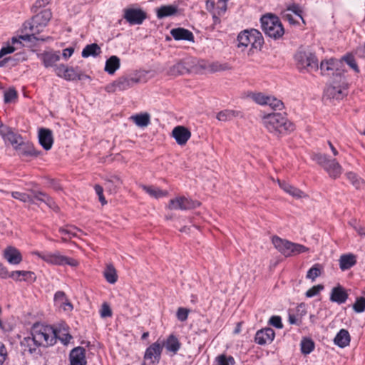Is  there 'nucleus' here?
<instances>
[{"mask_svg": "<svg viewBox=\"0 0 365 365\" xmlns=\"http://www.w3.org/2000/svg\"><path fill=\"white\" fill-rule=\"evenodd\" d=\"M51 12L48 9H44L39 14H36L33 17L31 21L26 22L24 24V29L27 30V29H29L31 34L20 36L19 38L26 41H33L34 40L41 41H46V38L37 37L36 35L39 34L42 29L47 25L51 19Z\"/></svg>", "mask_w": 365, "mask_h": 365, "instance_id": "1", "label": "nucleus"}, {"mask_svg": "<svg viewBox=\"0 0 365 365\" xmlns=\"http://www.w3.org/2000/svg\"><path fill=\"white\" fill-rule=\"evenodd\" d=\"M263 124L270 133L275 134H287L295 129L294 125L279 113L265 115Z\"/></svg>", "mask_w": 365, "mask_h": 365, "instance_id": "2", "label": "nucleus"}, {"mask_svg": "<svg viewBox=\"0 0 365 365\" xmlns=\"http://www.w3.org/2000/svg\"><path fill=\"white\" fill-rule=\"evenodd\" d=\"M297 68L300 72L312 73L319 69V61L314 53L305 49H299L294 56Z\"/></svg>", "mask_w": 365, "mask_h": 365, "instance_id": "3", "label": "nucleus"}, {"mask_svg": "<svg viewBox=\"0 0 365 365\" xmlns=\"http://www.w3.org/2000/svg\"><path fill=\"white\" fill-rule=\"evenodd\" d=\"M264 43L262 34L257 29L244 30L237 36V47L245 50L249 46L251 49H260Z\"/></svg>", "mask_w": 365, "mask_h": 365, "instance_id": "4", "label": "nucleus"}, {"mask_svg": "<svg viewBox=\"0 0 365 365\" xmlns=\"http://www.w3.org/2000/svg\"><path fill=\"white\" fill-rule=\"evenodd\" d=\"M262 29L264 34L274 39H279L284 34V29L279 19L273 14L264 15L261 18Z\"/></svg>", "mask_w": 365, "mask_h": 365, "instance_id": "5", "label": "nucleus"}, {"mask_svg": "<svg viewBox=\"0 0 365 365\" xmlns=\"http://www.w3.org/2000/svg\"><path fill=\"white\" fill-rule=\"evenodd\" d=\"M274 247L284 257L295 256L309 251V248L297 243L274 236L272 239Z\"/></svg>", "mask_w": 365, "mask_h": 365, "instance_id": "6", "label": "nucleus"}, {"mask_svg": "<svg viewBox=\"0 0 365 365\" xmlns=\"http://www.w3.org/2000/svg\"><path fill=\"white\" fill-rule=\"evenodd\" d=\"M31 335L40 346H48L55 344L56 331L52 327L36 323L31 328Z\"/></svg>", "mask_w": 365, "mask_h": 365, "instance_id": "7", "label": "nucleus"}, {"mask_svg": "<svg viewBox=\"0 0 365 365\" xmlns=\"http://www.w3.org/2000/svg\"><path fill=\"white\" fill-rule=\"evenodd\" d=\"M312 158L322 167L331 178L336 179L342 173V168L340 164L335 159L329 158L325 154L314 153Z\"/></svg>", "mask_w": 365, "mask_h": 365, "instance_id": "8", "label": "nucleus"}, {"mask_svg": "<svg viewBox=\"0 0 365 365\" xmlns=\"http://www.w3.org/2000/svg\"><path fill=\"white\" fill-rule=\"evenodd\" d=\"M332 83L333 85L327 86L324 90V98L336 100L343 99L347 95L346 90L348 88V83L345 76H341V78H334Z\"/></svg>", "mask_w": 365, "mask_h": 365, "instance_id": "9", "label": "nucleus"}, {"mask_svg": "<svg viewBox=\"0 0 365 365\" xmlns=\"http://www.w3.org/2000/svg\"><path fill=\"white\" fill-rule=\"evenodd\" d=\"M36 255L45 261L46 262L53 264V265H64L68 264L71 267H76L78 265V262L70 257H67L66 256H63L60 254L59 252H36Z\"/></svg>", "mask_w": 365, "mask_h": 365, "instance_id": "10", "label": "nucleus"}, {"mask_svg": "<svg viewBox=\"0 0 365 365\" xmlns=\"http://www.w3.org/2000/svg\"><path fill=\"white\" fill-rule=\"evenodd\" d=\"M55 73L58 77L69 81L90 78L88 75L84 74L78 67H68L64 64H59L56 66Z\"/></svg>", "mask_w": 365, "mask_h": 365, "instance_id": "11", "label": "nucleus"}, {"mask_svg": "<svg viewBox=\"0 0 365 365\" xmlns=\"http://www.w3.org/2000/svg\"><path fill=\"white\" fill-rule=\"evenodd\" d=\"M341 61L336 59L330 58L329 60L322 61L320 63V70L322 75H329L332 71L333 79L341 78L344 76V71L341 68Z\"/></svg>", "mask_w": 365, "mask_h": 365, "instance_id": "12", "label": "nucleus"}, {"mask_svg": "<svg viewBox=\"0 0 365 365\" xmlns=\"http://www.w3.org/2000/svg\"><path fill=\"white\" fill-rule=\"evenodd\" d=\"M139 78L122 76L109 84L106 87L108 92L123 91L132 88L135 84L140 82Z\"/></svg>", "mask_w": 365, "mask_h": 365, "instance_id": "13", "label": "nucleus"}, {"mask_svg": "<svg viewBox=\"0 0 365 365\" xmlns=\"http://www.w3.org/2000/svg\"><path fill=\"white\" fill-rule=\"evenodd\" d=\"M200 205L198 201H194L183 196L171 199L168 205L170 210H187L195 208Z\"/></svg>", "mask_w": 365, "mask_h": 365, "instance_id": "14", "label": "nucleus"}, {"mask_svg": "<svg viewBox=\"0 0 365 365\" xmlns=\"http://www.w3.org/2000/svg\"><path fill=\"white\" fill-rule=\"evenodd\" d=\"M123 18L130 25H140L147 18V14L141 9L128 8L123 10Z\"/></svg>", "mask_w": 365, "mask_h": 365, "instance_id": "15", "label": "nucleus"}, {"mask_svg": "<svg viewBox=\"0 0 365 365\" xmlns=\"http://www.w3.org/2000/svg\"><path fill=\"white\" fill-rule=\"evenodd\" d=\"M164 343L158 340L149 346L145 352L144 359L150 360L152 364H158L161 357Z\"/></svg>", "mask_w": 365, "mask_h": 365, "instance_id": "16", "label": "nucleus"}, {"mask_svg": "<svg viewBox=\"0 0 365 365\" xmlns=\"http://www.w3.org/2000/svg\"><path fill=\"white\" fill-rule=\"evenodd\" d=\"M0 135L5 141L10 143L14 149L23 141V138L19 134L15 133L11 128L7 126H1L0 128Z\"/></svg>", "mask_w": 365, "mask_h": 365, "instance_id": "17", "label": "nucleus"}, {"mask_svg": "<svg viewBox=\"0 0 365 365\" xmlns=\"http://www.w3.org/2000/svg\"><path fill=\"white\" fill-rule=\"evenodd\" d=\"M39 59L46 68L53 67L54 69L58 65L56 63L60 60L59 51H45L38 54Z\"/></svg>", "mask_w": 365, "mask_h": 365, "instance_id": "18", "label": "nucleus"}, {"mask_svg": "<svg viewBox=\"0 0 365 365\" xmlns=\"http://www.w3.org/2000/svg\"><path fill=\"white\" fill-rule=\"evenodd\" d=\"M172 136L180 145H184L191 137V132L182 125L175 127L172 131Z\"/></svg>", "mask_w": 365, "mask_h": 365, "instance_id": "19", "label": "nucleus"}, {"mask_svg": "<svg viewBox=\"0 0 365 365\" xmlns=\"http://www.w3.org/2000/svg\"><path fill=\"white\" fill-rule=\"evenodd\" d=\"M70 365H86V350L78 346L73 349L69 354Z\"/></svg>", "mask_w": 365, "mask_h": 365, "instance_id": "20", "label": "nucleus"}, {"mask_svg": "<svg viewBox=\"0 0 365 365\" xmlns=\"http://www.w3.org/2000/svg\"><path fill=\"white\" fill-rule=\"evenodd\" d=\"M275 336V332L272 328H265L257 331L255 341L259 345L271 343Z\"/></svg>", "mask_w": 365, "mask_h": 365, "instance_id": "21", "label": "nucleus"}, {"mask_svg": "<svg viewBox=\"0 0 365 365\" xmlns=\"http://www.w3.org/2000/svg\"><path fill=\"white\" fill-rule=\"evenodd\" d=\"M38 142L40 145L46 150L51 148L53 143L52 132L47 128H41L38 130Z\"/></svg>", "mask_w": 365, "mask_h": 365, "instance_id": "22", "label": "nucleus"}, {"mask_svg": "<svg viewBox=\"0 0 365 365\" xmlns=\"http://www.w3.org/2000/svg\"><path fill=\"white\" fill-rule=\"evenodd\" d=\"M15 150L20 156L23 157H37L40 154V152L36 150L34 145L29 142L22 141Z\"/></svg>", "mask_w": 365, "mask_h": 365, "instance_id": "23", "label": "nucleus"}, {"mask_svg": "<svg viewBox=\"0 0 365 365\" xmlns=\"http://www.w3.org/2000/svg\"><path fill=\"white\" fill-rule=\"evenodd\" d=\"M58 232L62 235L61 240L63 242H68L72 237H77L78 232H83V231L73 225H66L65 227H59Z\"/></svg>", "mask_w": 365, "mask_h": 365, "instance_id": "24", "label": "nucleus"}, {"mask_svg": "<svg viewBox=\"0 0 365 365\" xmlns=\"http://www.w3.org/2000/svg\"><path fill=\"white\" fill-rule=\"evenodd\" d=\"M4 257L11 264H19L22 261L21 252L12 246H9L4 250Z\"/></svg>", "mask_w": 365, "mask_h": 365, "instance_id": "25", "label": "nucleus"}, {"mask_svg": "<svg viewBox=\"0 0 365 365\" xmlns=\"http://www.w3.org/2000/svg\"><path fill=\"white\" fill-rule=\"evenodd\" d=\"M347 299L348 294L346 293L345 289L341 286L339 285L331 289L330 295V300L331 302L341 304L345 303Z\"/></svg>", "mask_w": 365, "mask_h": 365, "instance_id": "26", "label": "nucleus"}, {"mask_svg": "<svg viewBox=\"0 0 365 365\" xmlns=\"http://www.w3.org/2000/svg\"><path fill=\"white\" fill-rule=\"evenodd\" d=\"M170 34L176 41L184 40L188 41H194L193 34L188 29L184 28L179 27L173 29L170 31Z\"/></svg>", "mask_w": 365, "mask_h": 365, "instance_id": "27", "label": "nucleus"}, {"mask_svg": "<svg viewBox=\"0 0 365 365\" xmlns=\"http://www.w3.org/2000/svg\"><path fill=\"white\" fill-rule=\"evenodd\" d=\"M55 304L62 308L66 312H71L73 309L72 304L68 301L66 295L63 291H58L54 294Z\"/></svg>", "mask_w": 365, "mask_h": 365, "instance_id": "28", "label": "nucleus"}, {"mask_svg": "<svg viewBox=\"0 0 365 365\" xmlns=\"http://www.w3.org/2000/svg\"><path fill=\"white\" fill-rule=\"evenodd\" d=\"M178 7L176 5H163L156 9L158 19H163L178 14Z\"/></svg>", "mask_w": 365, "mask_h": 365, "instance_id": "29", "label": "nucleus"}, {"mask_svg": "<svg viewBox=\"0 0 365 365\" xmlns=\"http://www.w3.org/2000/svg\"><path fill=\"white\" fill-rule=\"evenodd\" d=\"M31 193L34 195L35 200L45 203L48 207L53 210L57 211L58 210V207L54 200L46 193L36 190H31Z\"/></svg>", "mask_w": 365, "mask_h": 365, "instance_id": "30", "label": "nucleus"}, {"mask_svg": "<svg viewBox=\"0 0 365 365\" xmlns=\"http://www.w3.org/2000/svg\"><path fill=\"white\" fill-rule=\"evenodd\" d=\"M40 345L37 342H36V339L33 336L31 337H25L21 341V346L23 349L24 353L28 352L31 354H36L37 348Z\"/></svg>", "mask_w": 365, "mask_h": 365, "instance_id": "31", "label": "nucleus"}, {"mask_svg": "<svg viewBox=\"0 0 365 365\" xmlns=\"http://www.w3.org/2000/svg\"><path fill=\"white\" fill-rule=\"evenodd\" d=\"M188 71L189 68L187 67L185 62L180 61L169 67L167 71V74L171 76H177L179 75H183Z\"/></svg>", "mask_w": 365, "mask_h": 365, "instance_id": "32", "label": "nucleus"}, {"mask_svg": "<svg viewBox=\"0 0 365 365\" xmlns=\"http://www.w3.org/2000/svg\"><path fill=\"white\" fill-rule=\"evenodd\" d=\"M350 335L347 330L341 329L336 335L334 342L341 348L346 347L350 343Z\"/></svg>", "mask_w": 365, "mask_h": 365, "instance_id": "33", "label": "nucleus"}, {"mask_svg": "<svg viewBox=\"0 0 365 365\" xmlns=\"http://www.w3.org/2000/svg\"><path fill=\"white\" fill-rule=\"evenodd\" d=\"M68 326L60 325L58 328L54 329L56 331L55 343L56 339H58L63 344H67L72 336L68 332Z\"/></svg>", "mask_w": 365, "mask_h": 365, "instance_id": "34", "label": "nucleus"}, {"mask_svg": "<svg viewBox=\"0 0 365 365\" xmlns=\"http://www.w3.org/2000/svg\"><path fill=\"white\" fill-rule=\"evenodd\" d=\"M279 187L287 193L292 195L294 197L301 198L304 196V192L299 189L292 186L284 181H278Z\"/></svg>", "mask_w": 365, "mask_h": 365, "instance_id": "35", "label": "nucleus"}, {"mask_svg": "<svg viewBox=\"0 0 365 365\" xmlns=\"http://www.w3.org/2000/svg\"><path fill=\"white\" fill-rule=\"evenodd\" d=\"M356 263V257L352 254L343 255L339 259V267L341 270H346Z\"/></svg>", "mask_w": 365, "mask_h": 365, "instance_id": "36", "label": "nucleus"}, {"mask_svg": "<svg viewBox=\"0 0 365 365\" xmlns=\"http://www.w3.org/2000/svg\"><path fill=\"white\" fill-rule=\"evenodd\" d=\"M120 58L116 56H111L106 61L104 70L108 74H114L115 72L120 68Z\"/></svg>", "mask_w": 365, "mask_h": 365, "instance_id": "37", "label": "nucleus"}, {"mask_svg": "<svg viewBox=\"0 0 365 365\" xmlns=\"http://www.w3.org/2000/svg\"><path fill=\"white\" fill-rule=\"evenodd\" d=\"M163 342L166 349L174 354L178 352L181 345L178 339L173 334L170 335L165 342Z\"/></svg>", "mask_w": 365, "mask_h": 365, "instance_id": "38", "label": "nucleus"}, {"mask_svg": "<svg viewBox=\"0 0 365 365\" xmlns=\"http://www.w3.org/2000/svg\"><path fill=\"white\" fill-rule=\"evenodd\" d=\"M242 117V113L238 110L226 109L219 112L216 118L220 121L231 120L235 117Z\"/></svg>", "mask_w": 365, "mask_h": 365, "instance_id": "39", "label": "nucleus"}, {"mask_svg": "<svg viewBox=\"0 0 365 365\" xmlns=\"http://www.w3.org/2000/svg\"><path fill=\"white\" fill-rule=\"evenodd\" d=\"M101 53V47L96 43L86 45L82 51V56L88 58L89 56L96 57Z\"/></svg>", "mask_w": 365, "mask_h": 365, "instance_id": "40", "label": "nucleus"}, {"mask_svg": "<svg viewBox=\"0 0 365 365\" xmlns=\"http://www.w3.org/2000/svg\"><path fill=\"white\" fill-rule=\"evenodd\" d=\"M150 115L147 113L132 115L130 119L139 127H146L150 123Z\"/></svg>", "mask_w": 365, "mask_h": 365, "instance_id": "41", "label": "nucleus"}, {"mask_svg": "<svg viewBox=\"0 0 365 365\" xmlns=\"http://www.w3.org/2000/svg\"><path fill=\"white\" fill-rule=\"evenodd\" d=\"M103 276L106 281L110 284H114L118 279L116 270L114 267L111 264L107 265L106 269L103 272Z\"/></svg>", "mask_w": 365, "mask_h": 365, "instance_id": "42", "label": "nucleus"}, {"mask_svg": "<svg viewBox=\"0 0 365 365\" xmlns=\"http://www.w3.org/2000/svg\"><path fill=\"white\" fill-rule=\"evenodd\" d=\"M142 187L143 190H145L148 194L155 198H160L166 196L168 194L166 191H163L160 188L153 186L142 185Z\"/></svg>", "mask_w": 365, "mask_h": 365, "instance_id": "43", "label": "nucleus"}, {"mask_svg": "<svg viewBox=\"0 0 365 365\" xmlns=\"http://www.w3.org/2000/svg\"><path fill=\"white\" fill-rule=\"evenodd\" d=\"M339 61H341V66L343 65V63L345 62L351 69L354 71L355 73L359 72V68L353 55L349 53L346 54Z\"/></svg>", "mask_w": 365, "mask_h": 365, "instance_id": "44", "label": "nucleus"}, {"mask_svg": "<svg viewBox=\"0 0 365 365\" xmlns=\"http://www.w3.org/2000/svg\"><path fill=\"white\" fill-rule=\"evenodd\" d=\"M314 349V341L309 338H304L301 341V351L304 354H310Z\"/></svg>", "mask_w": 365, "mask_h": 365, "instance_id": "45", "label": "nucleus"}, {"mask_svg": "<svg viewBox=\"0 0 365 365\" xmlns=\"http://www.w3.org/2000/svg\"><path fill=\"white\" fill-rule=\"evenodd\" d=\"M122 184V181L118 176H112L110 179L107 180L105 186L106 189H108L110 192H115L116 188L120 187Z\"/></svg>", "mask_w": 365, "mask_h": 365, "instance_id": "46", "label": "nucleus"}, {"mask_svg": "<svg viewBox=\"0 0 365 365\" xmlns=\"http://www.w3.org/2000/svg\"><path fill=\"white\" fill-rule=\"evenodd\" d=\"M322 274V265L315 264L307 272L306 277L314 282Z\"/></svg>", "mask_w": 365, "mask_h": 365, "instance_id": "47", "label": "nucleus"}, {"mask_svg": "<svg viewBox=\"0 0 365 365\" xmlns=\"http://www.w3.org/2000/svg\"><path fill=\"white\" fill-rule=\"evenodd\" d=\"M347 178L350 180L351 184L356 188H360L364 182L362 179L358 177V175L352 172H349L346 174Z\"/></svg>", "mask_w": 365, "mask_h": 365, "instance_id": "48", "label": "nucleus"}, {"mask_svg": "<svg viewBox=\"0 0 365 365\" xmlns=\"http://www.w3.org/2000/svg\"><path fill=\"white\" fill-rule=\"evenodd\" d=\"M267 105L274 110H282L284 108L283 102L273 96H270Z\"/></svg>", "mask_w": 365, "mask_h": 365, "instance_id": "49", "label": "nucleus"}, {"mask_svg": "<svg viewBox=\"0 0 365 365\" xmlns=\"http://www.w3.org/2000/svg\"><path fill=\"white\" fill-rule=\"evenodd\" d=\"M207 68L211 72H218L230 69L227 63H220L219 62H213L207 66Z\"/></svg>", "mask_w": 365, "mask_h": 365, "instance_id": "50", "label": "nucleus"}, {"mask_svg": "<svg viewBox=\"0 0 365 365\" xmlns=\"http://www.w3.org/2000/svg\"><path fill=\"white\" fill-rule=\"evenodd\" d=\"M217 365H234L235 361L232 356H227L224 354L220 355L216 358Z\"/></svg>", "mask_w": 365, "mask_h": 365, "instance_id": "51", "label": "nucleus"}, {"mask_svg": "<svg viewBox=\"0 0 365 365\" xmlns=\"http://www.w3.org/2000/svg\"><path fill=\"white\" fill-rule=\"evenodd\" d=\"M270 96H266L262 93H254L252 99L259 105H267Z\"/></svg>", "mask_w": 365, "mask_h": 365, "instance_id": "52", "label": "nucleus"}, {"mask_svg": "<svg viewBox=\"0 0 365 365\" xmlns=\"http://www.w3.org/2000/svg\"><path fill=\"white\" fill-rule=\"evenodd\" d=\"M354 310L357 313H361L365 311V298H356L355 303L353 304Z\"/></svg>", "mask_w": 365, "mask_h": 365, "instance_id": "53", "label": "nucleus"}, {"mask_svg": "<svg viewBox=\"0 0 365 365\" xmlns=\"http://www.w3.org/2000/svg\"><path fill=\"white\" fill-rule=\"evenodd\" d=\"M18 94L14 88H9L4 93V102L9 103L17 98Z\"/></svg>", "mask_w": 365, "mask_h": 365, "instance_id": "54", "label": "nucleus"}, {"mask_svg": "<svg viewBox=\"0 0 365 365\" xmlns=\"http://www.w3.org/2000/svg\"><path fill=\"white\" fill-rule=\"evenodd\" d=\"M16 274H21L23 277L22 280L29 282H34L36 278L34 272L31 271H21V272H18Z\"/></svg>", "mask_w": 365, "mask_h": 365, "instance_id": "55", "label": "nucleus"}, {"mask_svg": "<svg viewBox=\"0 0 365 365\" xmlns=\"http://www.w3.org/2000/svg\"><path fill=\"white\" fill-rule=\"evenodd\" d=\"M323 289H324V286L322 284L313 286L312 288H310L309 289H308L306 292V294H305L306 297H309V298L313 297L317 295L320 292V291H322Z\"/></svg>", "mask_w": 365, "mask_h": 365, "instance_id": "56", "label": "nucleus"}, {"mask_svg": "<svg viewBox=\"0 0 365 365\" xmlns=\"http://www.w3.org/2000/svg\"><path fill=\"white\" fill-rule=\"evenodd\" d=\"M189 312V309L186 308H178L176 314L178 319L180 322H185V320H187Z\"/></svg>", "mask_w": 365, "mask_h": 365, "instance_id": "57", "label": "nucleus"}, {"mask_svg": "<svg viewBox=\"0 0 365 365\" xmlns=\"http://www.w3.org/2000/svg\"><path fill=\"white\" fill-rule=\"evenodd\" d=\"M269 324L277 329H282L283 327L282 319L279 316H272L269 319Z\"/></svg>", "mask_w": 365, "mask_h": 365, "instance_id": "58", "label": "nucleus"}, {"mask_svg": "<svg viewBox=\"0 0 365 365\" xmlns=\"http://www.w3.org/2000/svg\"><path fill=\"white\" fill-rule=\"evenodd\" d=\"M100 313L101 317L103 318H106L112 316L111 309L110 306L106 303L103 304Z\"/></svg>", "mask_w": 365, "mask_h": 365, "instance_id": "59", "label": "nucleus"}, {"mask_svg": "<svg viewBox=\"0 0 365 365\" xmlns=\"http://www.w3.org/2000/svg\"><path fill=\"white\" fill-rule=\"evenodd\" d=\"M96 193L98 196L99 201L101 202L103 205H106L107 203V201L106 200L104 195H103V188L102 186L99 185H96L94 187Z\"/></svg>", "mask_w": 365, "mask_h": 365, "instance_id": "60", "label": "nucleus"}, {"mask_svg": "<svg viewBox=\"0 0 365 365\" xmlns=\"http://www.w3.org/2000/svg\"><path fill=\"white\" fill-rule=\"evenodd\" d=\"M8 357L6 346L0 341V365H3Z\"/></svg>", "mask_w": 365, "mask_h": 365, "instance_id": "61", "label": "nucleus"}, {"mask_svg": "<svg viewBox=\"0 0 365 365\" xmlns=\"http://www.w3.org/2000/svg\"><path fill=\"white\" fill-rule=\"evenodd\" d=\"M11 196L24 202H26V200H29V195L24 192H12Z\"/></svg>", "mask_w": 365, "mask_h": 365, "instance_id": "62", "label": "nucleus"}, {"mask_svg": "<svg viewBox=\"0 0 365 365\" xmlns=\"http://www.w3.org/2000/svg\"><path fill=\"white\" fill-rule=\"evenodd\" d=\"M227 1L218 0L217 8L218 15H222L227 11Z\"/></svg>", "mask_w": 365, "mask_h": 365, "instance_id": "63", "label": "nucleus"}, {"mask_svg": "<svg viewBox=\"0 0 365 365\" xmlns=\"http://www.w3.org/2000/svg\"><path fill=\"white\" fill-rule=\"evenodd\" d=\"M15 51V48L13 46L8 45L7 46L1 48L0 50V58L6 54L13 53Z\"/></svg>", "mask_w": 365, "mask_h": 365, "instance_id": "64", "label": "nucleus"}]
</instances>
